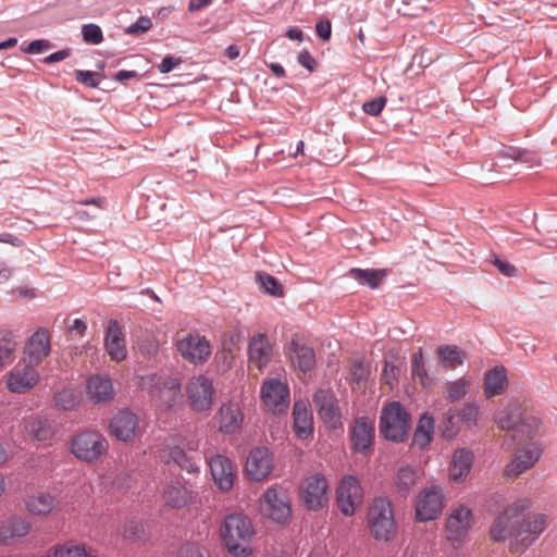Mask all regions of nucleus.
Returning <instances> with one entry per match:
<instances>
[{
	"instance_id": "39448f33",
	"label": "nucleus",
	"mask_w": 557,
	"mask_h": 557,
	"mask_svg": "<svg viewBox=\"0 0 557 557\" xmlns=\"http://www.w3.org/2000/svg\"><path fill=\"white\" fill-rule=\"evenodd\" d=\"M409 430V414L400 403L387 405L380 418V431L387 440L395 443L404 442Z\"/></svg>"
},
{
	"instance_id": "4468645a",
	"label": "nucleus",
	"mask_w": 557,
	"mask_h": 557,
	"mask_svg": "<svg viewBox=\"0 0 557 557\" xmlns=\"http://www.w3.org/2000/svg\"><path fill=\"white\" fill-rule=\"evenodd\" d=\"M176 349L185 360L194 364L206 362L211 355L209 342L199 334H187L178 339Z\"/></svg>"
},
{
	"instance_id": "4be33fe9",
	"label": "nucleus",
	"mask_w": 557,
	"mask_h": 557,
	"mask_svg": "<svg viewBox=\"0 0 557 557\" xmlns=\"http://www.w3.org/2000/svg\"><path fill=\"white\" fill-rule=\"evenodd\" d=\"M86 395L94 404L111 403L115 395L111 379L103 374L91 375L86 381Z\"/></svg>"
},
{
	"instance_id": "e2e57ef3",
	"label": "nucleus",
	"mask_w": 557,
	"mask_h": 557,
	"mask_svg": "<svg viewBox=\"0 0 557 557\" xmlns=\"http://www.w3.org/2000/svg\"><path fill=\"white\" fill-rule=\"evenodd\" d=\"M397 371L398 370H397L396 366L385 362L383 372H382V376L386 384H388V385L394 384V382L397 379Z\"/></svg>"
},
{
	"instance_id": "ea45409f",
	"label": "nucleus",
	"mask_w": 557,
	"mask_h": 557,
	"mask_svg": "<svg viewBox=\"0 0 557 557\" xmlns=\"http://www.w3.org/2000/svg\"><path fill=\"white\" fill-rule=\"evenodd\" d=\"M16 350V335L12 331L0 330V369L14 360Z\"/></svg>"
},
{
	"instance_id": "e433bc0d",
	"label": "nucleus",
	"mask_w": 557,
	"mask_h": 557,
	"mask_svg": "<svg viewBox=\"0 0 557 557\" xmlns=\"http://www.w3.org/2000/svg\"><path fill=\"white\" fill-rule=\"evenodd\" d=\"M524 416L525 413L522 412L518 405H509L495 414L494 421L502 430L512 433Z\"/></svg>"
},
{
	"instance_id": "37998d69",
	"label": "nucleus",
	"mask_w": 557,
	"mask_h": 557,
	"mask_svg": "<svg viewBox=\"0 0 557 557\" xmlns=\"http://www.w3.org/2000/svg\"><path fill=\"white\" fill-rule=\"evenodd\" d=\"M419 474L416 469L410 466L400 467L395 478V486L397 493L407 496L413 486L418 483Z\"/></svg>"
},
{
	"instance_id": "4c0bfd02",
	"label": "nucleus",
	"mask_w": 557,
	"mask_h": 557,
	"mask_svg": "<svg viewBox=\"0 0 557 557\" xmlns=\"http://www.w3.org/2000/svg\"><path fill=\"white\" fill-rule=\"evenodd\" d=\"M472 377H458L446 382L443 389V397L449 403H456L463 399L472 386Z\"/></svg>"
},
{
	"instance_id": "9d476101",
	"label": "nucleus",
	"mask_w": 557,
	"mask_h": 557,
	"mask_svg": "<svg viewBox=\"0 0 557 557\" xmlns=\"http://www.w3.org/2000/svg\"><path fill=\"white\" fill-rule=\"evenodd\" d=\"M445 497L438 486H431L422 490L416 502V518L420 522L436 519L443 511Z\"/></svg>"
},
{
	"instance_id": "a211bd4d",
	"label": "nucleus",
	"mask_w": 557,
	"mask_h": 557,
	"mask_svg": "<svg viewBox=\"0 0 557 557\" xmlns=\"http://www.w3.org/2000/svg\"><path fill=\"white\" fill-rule=\"evenodd\" d=\"M472 511L460 505L455 508L446 523V537L448 541L458 542L465 539L472 527Z\"/></svg>"
},
{
	"instance_id": "58836bf2",
	"label": "nucleus",
	"mask_w": 557,
	"mask_h": 557,
	"mask_svg": "<svg viewBox=\"0 0 557 557\" xmlns=\"http://www.w3.org/2000/svg\"><path fill=\"white\" fill-rule=\"evenodd\" d=\"M410 370L413 380H417L423 387L431 386L434 376L429 373L421 348L411 356Z\"/></svg>"
},
{
	"instance_id": "dca6fc26",
	"label": "nucleus",
	"mask_w": 557,
	"mask_h": 557,
	"mask_svg": "<svg viewBox=\"0 0 557 557\" xmlns=\"http://www.w3.org/2000/svg\"><path fill=\"white\" fill-rule=\"evenodd\" d=\"M110 433L121 442H129L139 432V419L128 409L117 411L109 424Z\"/></svg>"
},
{
	"instance_id": "bf43d9fd",
	"label": "nucleus",
	"mask_w": 557,
	"mask_h": 557,
	"mask_svg": "<svg viewBox=\"0 0 557 557\" xmlns=\"http://www.w3.org/2000/svg\"><path fill=\"white\" fill-rule=\"evenodd\" d=\"M51 48V44L47 39H37L28 44L26 48L23 49L24 52L30 54H37L45 52Z\"/></svg>"
},
{
	"instance_id": "5fc2aeb1",
	"label": "nucleus",
	"mask_w": 557,
	"mask_h": 557,
	"mask_svg": "<svg viewBox=\"0 0 557 557\" xmlns=\"http://www.w3.org/2000/svg\"><path fill=\"white\" fill-rule=\"evenodd\" d=\"M55 404L63 410L72 409L76 404V398L73 392L63 389L55 395Z\"/></svg>"
},
{
	"instance_id": "13d9d810",
	"label": "nucleus",
	"mask_w": 557,
	"mask_h": 557,
	"mask_svg": "<svg viewBox=\"0 0 557 557\" xmlns=\"http://www.w3.org/2000/svg\"><path fill=\"white\" fill-rule=\"evenodd\" d=\"M493 263L497 268L499 273L505 276L513 277V276H517V274H518L517 268L506 260L494 257Z\"/></svg>"
},
{
	"instance_id": "f3484780",
	"label": "nucleus",
	"mask_w": 557,
	"mask_h": 557,
	"mask_svg": "<svg viewBox=\"0 0 557 557\" xmlns=\"http://www.w3.org/2000/svg\"><path fill=\"white\" fill-rule=\"evenodd\" d=\"M274 467L273 456L265 447L252 449L246 460L247 475L255 481H263L272 472Z\"/></svg>"
},
{
	"instance_id": "a18cd8bd",
	"label": "nucleus",
	"mask_w": 557,
	"mask_h": 557,
	"mask_svg": "<svg viewBox=\"0 0 557 557\" xmlns=\"http://www.w3.org/2000/svg\"><path fill=\"white\" fill-rule=\"evenodd\" d=\"M541 421L534 416L525 414L511 433L513 441L527 440L535 436L540 430Z\"/></svg>"
},
{
	"instance_id": "8fccbe9b",
	"label": "nucleus",
	"mask_w": 557,
	"mask_h": 557,
	"mask_svg": "<svg viewBox=\"0 0 557 557\" xmlns=\"http://www.w3.org/2000/svg\"><path fill=\"white\" fill-rule=\"evenodd\" d=\"M122 534L129 540H143L146 536L145 527L140 521H128L124 524Z\"/></svg>"
},
{
	"instance_id": "aec40b11",
	"label": "nucleus",
	"mask_w": 557,
	"mask_h": 557,
	"mask_svg": "<svg viewBox=\"0 0 557 557\" xmlns=\"http://www.w3.org/2000/svg\"><path fill=\"white\" fill-rule=\"evenodd\" d=\"M50 351L51 345L49 333L48 331L40 329L36 331L26 343L22 360L36 367L42 362Z\"/></svg>"
},
{
	"instance_id": "de8ad7c7",
	"label": "nucleus",
	"mask_w": 557,
	"mask_h": 557,
	"mask_svg": "<svg viewBox=\"0 0 557 557\" xmlns=\"http://www.w3.org/2000/svg\"><path fill=\"white\" fill-rule=\"evenodd\" d=\"M443 434L446 437H454L458 434L461 426L463 425L459 420V414L456 408H449L443 418Z\"/></svg>"
},
{
	"instance_id": "49530a36",
	"label": "nucleus",
	"mask_w": 557,
	"mask_h": 557,
	"mask_svg": "<svg viewBox=\"0 0 557 557\" xmlns=\"http://www.w3.org/2000/svg\"><path fill=\"white\" fill-rule=\"evenodd\" d=\"M457 411L459 420H461L462 424L468 429L476 426L482 416L480 406L474 401L466 404L462 408L457 409Z\"/></svg>"
},
{
	"instance_id": "423d86ee",
	"label": "nucleus",
	"mask_w": 557,
	"mask_h": 557,
	"mask_svg": "<svg viewBox=\"0 0 557 557\" xmlns=\"http://www.w3.org/2000/svg\"><path fill=\"white\" fill-rule=\"evenodd\" d=\"M107 449V440L96 431H84L75 435L71 442V450L74 456L87 462L99 459Z\"/></svg>"
},
{
	"instance_id": "473e14b6",
	"label": "nucleus",
	"mask_w": 557,
	"mask_h": 557,
	"mask_svg": "<svg viewBox=\"0 0 557 557\" xmlns=\"http://www.w3.org/2000/svg\"><path fill=\"white\" fill-rule=\"evenodd\" d=\"M160 458L168 463L174 462L188 472H195L198 470L197 465L186 456L185 451L172 443L165 442L163 444V447L160 450Z\"/></svg>"
},
{
	"instance_id": "7ed1b4c3",
	"label": "nucleus",
	"mask_w": 557,
	"mask_h": 557,
	"mask_svg": "<svg viewBox=\"0 0 557 557\" xmlns=\"http://www.w3.org/2000/svg\"><path fill=\"white\" fill-rule=\"evenodd\" d=\"M253 534L251 521L243 513L227 516L221 528L225 546L234 557H248L251 554L249 543Z\"/></svg>"
},
{
	"instance_id": "4d7b16f0",
	"label": "nucleus",
	"mask_w": 557,
	"mask_h": 557,
	"mask_svg": "<svg viewBox=\"0 0 557 557\" xmlns=\"http://www.w3.org/2000/svg\"><path fill=\"white\" fill-rule=\"evenodd\" d=\"M152 26L151 20L147 16H140L135 23L126 28V33L129 35L143 34L149 30Z\"/></svg>"
},
{
	"instance_id": "c756f323",
	"label": "nucleus",
	"mask_w": 557,
	"mask_h": 557,
	"mask_svg": "<svg viewBox=\"0 0 557 557\" xmlns=\"http://www.w3.org/2000/svg\"><path fill=\"white\" fill-rule=\"evenodd\" d=\"M290 360L294 367L298 368L301 372H308L313 369L315 364L314 350L297 341H292L289 344Z\"/></svg>"
},
{
	"instance_id": "72a5a7b5",
	"label": "nucleus",
	"mask_w": 557,
	"mask_h": 557,
	"mask_svg": "<svg viewBox=\"0 0 557 557\" xmlns=\"http://www.w3.org/2000/svg\"><path fill=\"white\" fill-rule=\"evenodd\" d=\"M25 431L28 435L39 442L51 440L55 433V429L52 423L40 417H30L26 419Z\"/></svg>"
},
{
	"instance_id": "c03bdc74",
	"label": "nucleus",
	"mask_w": 557,
	"mask_h": 557,
	"mask_svg": "<svg viewBox=\"0 0 557 557\" xmlns=\"http://www.w3.org/2000/svg\"><path fill=\"white\" fill-rule=\"evenodd\" d=\"M349 275L361 285L376 288L384 281L386 271L375 269H351L349 271Z\"/></svg>"
},
{
	"instance_id": "bb28decb",
	"label": "nucleus",
	"mask_w": 557,
	"mask_h": 557,
	"mask_svg": "<svg viewBox=\"0 0 557 557\" xmlns=\"http://www.w3.org/2000/svg\"><path fill=\"white\" fill-rule=\"evenodd\" d=\"M215 419L218 421L220 432L233 434L242 426L244 414L238 404L230 401L221 406Z\"/></svg>"
},
{
	"instance_id": "f03ea898",
	"label": "nucleus",
	"mask_w": 557,
	"mask_h": 557,
	"mask_svg": "<svg viewBox=\"0 0 557 557\" xmlns=\"http://www.w3.org/2000/svg\"><path fill=\"white\" fill-rule=\"evenodd\" d=\"M137 385L161 411L175 410L182 404L183 394L177 376L164 372L148 373L138 377Z\"/></svg>"
},
{
	"instance_id": "f8f14e48",
	"label": "nucleus",
	"mask_w": 557,
	"mask_h": 557,
	"mask_svg": "<svg viewBox=\"0 0 557 557\" xmlns=\"http://www.w3.org/2000/svg\"><path fill=\"white\" fill-rule=\"evenodd\" d=\"M39 379L36 367L21 360L7 374V387L11 393L24 394L34 388Z\"/></svg>"
},
{
	"instance_id": "ddd939ff",
	"label": "nucleus",
	"mask_w": 557,
	"mask_h": 557,
	"mask_svg": "<svg viewBox=\"0 0 557 557\" xmlns=\"http://www.w3.org/2000/svg\"><path fill=\"white\" fill-rule=\"evenodd\" d=\"M362 499L363 492L358 479L352 475L343 478L337 488V505L342 513L352 516Z\"/></svg>"
},
{
	"instance_id": "b1692460",
	"label": "nucleus",
	"mask_w": 557,
	"mask_h": 557,
	"mask_svg": "<svg viewBox=\"0 0 557 557\" xmlns=\"http://www.w3.org/2000/svg\"><path fill=\"white\" fill-rule=\"evenodd\" d=\"M273 349L268 336L263 333L253 335L248 344V361L258 370H263L272 360Z\"/></svg>"
},
{
	"instance_id": "79ce46f5",
	"label": "nucleus",
	"mask_w": 557,
	"mask_h": 557,
	"mask_svg": "<svg viewBox=\"0 0 557 557\" xmlns=\"http://www.w3.org/2000/svg\"><path fill=\"white\" fill-rule=\"evenodd\" d=\"M441 364L447 369H456L466 359V352L455 345H443L437 348Z\"/></svg>"
},
{
	"instance_id": "774afa93",
	"label": "nucleus",
	"mask_w": 557,
	"mask_h": 557,
	"mask_svg": "<svg viewBox=\"0 0 557 557\" xmlns=\"http://www.w3.org/2000/svg\"><path fill=\"white\" fill-rule=\"evenodd\" d=\"M70 331L76 332L81 337H83L87 331V324L82 319H75L73 324L70 326Z\"/></svg>"
},
{
	"instance_id": "052dcab7",
	"label": "nucleus",
	"mask_w": 557,
	"mask_h": 557,
	"mask_svg": "<svg viewBox=\"0 0 557 557\" xmlns=\"http://www.w3.org/2000/svg\"><path fill=\"white\" fill-rule=\"evenodd\" d=\"M176 557H203L202 552L200 547L195 543H186L183 544L177 554Z\"/></svg>"
},
{
	"instance_id": "0e129e2a",
	"label": "nucleus",
	"mask_w": 557,
	"mask_h": 557,
	"mask_svg": "<svg viewBox=\"0 0 557 557\" xmlns=\"http://www.w3.org/2000/svg\"><path fill=\"white\" fill-rule=\"evenodd\" d=\"M298 62L310 72L315 67V60L307 50H304L298 54Z\"/></svg>"
},
{
	"instance_id": "3c124183",
	"label": "nucleus",
	"mask_w": 557,
	"mask_h": 557,
	"mask_svg": "<svg viewBox=\"0 0 557 557\" xmlns=\"http://www.w3.org/2000/svg\"><path fill=\"white\" fill-rule=\"evenodd\" d=\"M83 38L86 42L98 45L103 40L101 28L96 24H86L82 28Z\"/></svg>"
},
{
	"instance_id": "20e7f679",
	"label": "nucleus",
	"mask_w": 557,
	"mask_h": 557,
	"mask_svg": "<svg viewBox=\"0 0 557 557\" xmlns=\"http://www.w3.org/2000/svg\"><path fill=\"white\" fill-rule=\"evenodd\" d=\"M368 523L375 540L388 541L395 534L396 523L392 503L385 497L374 498L368 512Z\"/></svg>"
},
{
	"instance_id": "c85d7f7f",
	"label": "nucleus",
	"mask_w": 557,
	"mask_h": 557,
	"mask_svg": "<svg viewBox=\"0 0 557 557\" xmlns=\"http://www.w3.org/2000/svg\"><path fill=\"white\" fill-rule=\"evenodd\" d=\"M294 431L298 438L308 440L313 433L312 412L308 403L298 400L294 404Z\"/></svg>"
},
{
	"instance_id": "6ab92c4d",
	"label": "nucleus",
	"mask_w": 557,
	"mask_h": 557,
	"mask_svg": "<svg viewBox=\"0 0 557 557\" xmlns=\"http://www.w3.org/2000/svg\"><path fill=\"white\" fill-rule=\"evenodd\" d=\"M326 480L319 475L309 476L302 484V500L309 510H319L327 500Z\"/></svg>"
},
{
	"instance_id": "2f4dec72",
	"label": "nucleus",
	"mask_w": 557,
	"mask_h": 557,
	"mask_svg": "<svg viewBox=\"0 0 557 557\" xmlns=\"http://www.w3.org/2000/svg\"><path fill=\"white\" fill-rule=\"evenodd\" d=\"M473 454L468 448H458L453 454L450 466V479L459 481L465 479L471 471Z\"/></svg>"
},
{
	"instance_id": "603ef678",
	"label": "nucleus",
	"mask_w": 557,
	"mask_h": 557,
	"mask_svg": "<svg viewBox=\"0 0 557 557\" xmlns=\"http://www.w3.org/2000/svg\"><path fill=\"white\" fill-rule=\"evenodd\" d=\"M503 154L509 159L521 161V162H532L534 160V154L527 150H521L517 147H506L503 150Z\"/></svg>"
},
{
	"instance_id": "1a4fd4ad",
	"label": "nucleus",
	"mask_w": 557,
	"mask_h": 557,
	"mask_svg": "<svg viewBox=\"0 0 557 557\" xmlns=\"http://www.w3.org/2000/svg\"><path fill=\"white\" fill-rule=\"evenodd\" d=\"M186 394L190 408L196 412H203L212 408L215 388L211 379L199 374L189 380Z\"/></svg>"
},
{
	"instance_id": "6e6d98bb",
	"label": "nucleus",
	"mask_w": 557,
	"mask_h": 557,
	"mask_svg": "<svg viewBox=\"0 0 557 557\" xmlns=\"http://www.w3.org/2000/svg\"><path fill=\"white\" fill-rule=\"evenodd\" d=\"M385 103L386 99L384 97H379L368 102H364L362 109L367 114L376 116L382 112V110L385 107Z\"/></svg>"
},
{
	"instance_id": "f704fd0d",
	"label": "nucleus",
	"mask_w": 557,
	"mask_h": 557,
	"mask_svg": "<svg viewBox=\"0 0 557 557\" xmlns=\"http://www.w3.org/2000/svg\"><path fill=\"white\" fill-rule=\"evenodd\" d=\"M24 504L29 513L35 516H46L53 510L55 506V498L48 493H38L27 496Z\"/></svg>"
},
{
	"instance_id": "680f3d73",
	"label": "nucleus",
	"mask_w": 557,
	"mask_h": 557,
	"mask_svg": "<svg viewBox=\"0 0 557 557\" xmlns=\"http://www.w3.org/2000/svg\"><path fill=\"white\" fill-rule=\"evenodd\" d=\"M181 63L180 58H175L172 55L165 57L161 63L158 65V70L160 73H170Z\"/></svg>"
},
{
	"instance_id": "cd10ccee",
	"label": "nucleus",
	"mask_w": 557,
	"mask_h": 557,
	"mask_svg": "<svg viewBox=\"0 0 557 557\" xmlns=\"http://www.w3.org/2000/svg\"><path fill=\"white\" fill-rule=\"evenodd\" d=\"M108 355L114 361H122L127 356L125 339L116 320H110L104 338Z\"/></svg>"
},
{
	"instance_id": "6e6552de",
	"label": "nucleus",
	"mask_w": 557,
	"mask_h": 557,
	"mask_svg": "<svg viewBox=\"0 0 557 557\" xmlns=\"http://www.w3.org/2000/svg\"><path fill=\"white\" fill-rule=\"evenodd\" d=\"M261 509L274 522L285 523L292 516L290 502L284 488L273 485L268 487L261 499Z\"/></svg>"
},
{
	"instance_id": "09e8293b",
	"label": "nucleus",
	"mask_w": 557,
	"mask_h": 557,
	"mask_svg": "<svg viewBox=\"0 0 557 557\" xmlns=\"http://www.w3.org/2000/svg\"><path fill=\"white\" fill-rule=\"evenodd\" d=\"M258 281H259L260 286L262 287V289L265 293H268L269 295L274 296V297H282L283 296L284 293H283L282 285L272 275L259 274L258 275Z\"/></svg>"
},
{
	"instance_id": "5701e85b",
	"label": "nucleus",
	"mask_w": 557,
	"mask_h": 557,
	"mask_svg": "<svg viewBox=\"0 0 557 557\" xmlns=\"http://www.w3.org/2000/svg\"><path fill=\"white\" fill-rule=\"evenodd\" d=\"M32 530L30 521L22 516L12 515L0 520V543L11 544L25 537Z\"/></svg>"
},
{
	"instance_id": "864d4df0",
	"label": "nucleus",
	"mask_w": 557,
	"mask_h": 557,
	"mask_svg": "<svg viewBox=\"0 0 557 557\" xmlns=\"http://www.w3.org/2000/svg\"><path fill=\"white\" fill-rule=\"evenodd\" d=\"M75 78L81 84H83L87 87H91V88L98 87L99 83H100L99 78H98V74L96 72H91V71L76 70Z\"/></svg>"
},
{
	"instance_id": "393cba45",
	"label": "nucleus",
	"mask_w": 557,
	"mask_h": 557,
	"mask_svg": "<svg viewBox=\"0 0 557 557\" xmlns=\"http://www.w3.org/2000/svg\"><path fill=\"white\" fill-rule=\"evenodd\" d=\"M193 498V490L178 479L170 481L163 488L162 499L171 508H183Z\"/></svg>"
},
{
	"instance_id": "2eb2a0df",
	"label": "nucleus",
	"mask_w": 557,
	"mask_h": 557,
	"mask_svg": "<svg viewBox=\"0 0 557 557\" xmlns=\"http://www.w3.org/2000/svg\"><path fill=\"white\" fill-rule=\"evenodd\" d=\"M313 403L322 421L329 429L342 426V416L337 399L327 389H319L313 396Z\"/></svg>"
},
{
	"instance_id": "69168bd1",
	"label": "nucleus",
	"mask_w": 557,
	"mask_h": 557,
	"mask_svg": "<svg viewBox=\"0 0 557 557\" xmlns=\"http://www.w3.org/2000/svg\"><path fill=\"white\" fill-rule=\"evenodd\" d=\"M318 36L323 40H329L331 37V23L329 21L319 22L315 25Z\"/></svg>"
},
{
	"instance_id": "338daca9",
	"label": "nucleus",
	"mask_w": 557,
	"mask_h": 557,
	"mask_svg": "<svg viewBox=\"0 0 557 557\" xmlns=\"http://www.w3.org/2000/svg\"><path fill=\"white\" fill-rule=\"evenodd\" d=\"M69 55H70V50H67V49L60 50V51H57V52L51 53L48 57H46L44 59V62L47 64L60 62V61H63L64 59H66Z\"/></svg>"
},
{
	"instance_id": "a878e982",
	"label": "nucleus",
	"mask_w": 557,
	"mask_h": 557,
	"mask_svg": "<svg viewBox=\"0 0 557 557\" xmlns=\"http://www.w3.org/2000/svg\"><path fill=\"white\" fill-rule=\"evenodd\" d=\"M211 475L214 483L222 491L232 488L235 479V471L231 460L222 455L211 458L210 462Z\"/></svg>"
},
{
	"instance_id": "c9c22d12",
	"label": "nucleus",
	"mask_w": 557,
	"mask_h": 557,
	"mask_svg": "<svg viewBox=\"0 0 557 557\" xmlns=\"http://www.w3.org/2000/svg\"><path fill=\"white\" fill-rule=\"evenodd\" d=\"M435 429L434 419L428 414H423L418 422L412 437V446L419 449L426 448L433 440Z\"/></svg>"
},
{
	"instance_id": "9b49d317",
	"label": "nucleus",
	"mask_w": 557,
	"mask_h": 557,
	"mask_svg": "<svg viewBox=\"0 0 557 557\" xmlns=\"http://www.w3.org/2000/svg\"><path fill=\"white\" fill-rule=\"evenodd\" d=\"M261 398L268 411L273 414L286 413L289 407L288 386L277 379H270L262 385Z\"/></svg>"
},
{
	"instance_id": "f257e3e1",
	"label": "nucleus",
	"mask_w": 557,
	"mask_h": 557,
	"mask_svg": "<svg viewBox=\"0 0 557 557\" xmlns=\"http://www.w3.org/2000/svg\"><path fill=\"white\" fill-rule=\"evenodd\" d=\"M531 508V502L519 498L507 505L494 519L490 536L494 542L509 541L511 553H524L548 527V516L533 513L524 516Z\"/></svg>"
},
{
	"instance_id": "a19ab883",
	"label": "nucleus",
	"mask_w": 557,
	"mask_h": 557,
	"mask_svg": "<svg viewBox=\"0 0 557 557\" xmlns=\"http://www.w3.org/2000/svg\"><path fill=\"white\" fill-rule=\"evenodd\" d=\"M47 557H98L91 550H87L84 544L73 541L65 542L51 548Z\"/></svg>"
},
{
	"instance_id": "0eeeda50",
	"label": "nucleus",
	"mask_w": 557,
	"mask_h": 557,
	"mask_svg": "<svg viewBox=\"0 0 557 557\" xmlns=\"http://www.w3.org/2000/svg\"><path fill=\"white\" fill-rule=\"evenodd\" d=\"M543 454V446L539 442H531L519 447L504 468V476L516 479L532 469Z\"/></svg>"
},
{
	"instance_id": "7c9ffc66",
	"label": "nucleus",
	"mask_w": 557,
	"mask_h": 557,
	"mask_svg": "<svg viewBox=\"0 0 557 557\" xmlns=\"http://www.w3.org/2000/svg\"><path fill=\"white\" fill-rule=\"evenodd\" d=\"M508 386L507 371L503 366H496L485 375L484 395L487 398L500 395Z\"/></svg>"
},
{
	"instance_id": "412c9836",
	"label": "nucleus",
	"mask_w": 557,
	"mask_h": 557,
	"mask_svg": "<svg viewBox=\"0 0 557 557\" xmlns=\"http://www.w3.org/2000/svg\"><path fill=\"white\" fill-rule=\"evenodd\" d=\"M374 440V422L367 417H359L355 420L350 430V441L355 451L367 454Z\"/></svg>"
}]
</instances>
